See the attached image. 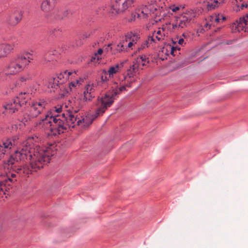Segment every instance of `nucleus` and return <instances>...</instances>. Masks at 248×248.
Listing matches in <instances>:
<instances>
[{"instance_id": "f257e3e1", "label": "nucleus", "mask_w": 248, "mask_h": 248, "mask_svg": "<svg viewBox=\"0 0 248 248\" xmlns=\"http://www.w3.org/2000/svg\"><path fill=\"white\" fill-rule=\"evenodd\" d=\"M51 150L29 144L25 141L7 160V169L20 175H28L42 168L50 161Z\"/></svg>"}, {"instance_id": "f03ea898", "label": "nucleus", "mask_w": 248, "mask_h": 248, "mask_svg": "<svg viewBox=\"0 0 248 248\" xmlns=\"http://www.w3.org/2000/svg\"><path fill=\"white\" fill-rule=\"evenodd\" d=\"M69 115V119L65 122L66 118L63 116H59V118L55 119L56 121L54 126L53 134L54 135L60 134L64 133L68 128H74L76 126L82 129L88 128L92 124L93 120L100 116L96 114V112L93 114H87L79 118L78 115Z\"/></svg>"}, {"instance_id": "7ed1b4c3", "label": "nucleus", "mask_w": 248, "mask_h": 248, "mask_svg": "<svg viewBox=\"0 0 248 248\" xmlns=\"http://www.w3.org/2000/svg\"><path fill=\"white\" fill-rule=\"evenodd\" d=\"M165 6H160L156 1H151L142 5L132 15L133 20L136 18H146L149 16L156 18L155 21H161L169 12Z\"/></svg>"}, {"instance_id": "20e7f679", "label": "nucleus", "mask_w": 248, "mask_h": 248, "mask_svg": "<svg viewBox=\"0 0 248 248\" xmlns=\"http://www.w3.org/2000/svg\"><path fill=\"white\" fill-rule=\"evenodd\" d=\"M30 53L19 54L12 58L7 67L8 74L15 75L24 70L31 62L32 58L28 56Z\"/></svg>"}, {"instance_id": "39448f33", "label": "nucleus", "mask_w": 248, "mask_h": 248, "mask_svg": "<svg viewBox=\"0 0 248 248\" xmlns=\"http://www.w3.org/2000/svg\"><path fill=\"white\" fill-rule=\"evenodd\" d=\"M118 89H113L108 92L100 97H98L97 102V108L95 110L97 114L102 116L106 110L113 103L115 97L118 94Z\"/></svg>"}, {"instance_id": "423d86ee", "label": "nucleus", "mask_w": 248, "mask_h": 248, "mask_svg": "<svg viewBox=\"0 0 248 248\" xmlns=\"http://www.w3.org/2000/svg\"><path fill=\"white\" fill-rule=\"evenodd\" d=\"M62 108L61 106L54 107L52 108L51 111L46 114L45 117L42 119L41 121L37 124L38 127L44 130L49 129L50 132L48 133V135L57 136V135L53 134L54 132L52 130V124L54 123V116L62 115Z\"/></svg>"}, {"instance_id": "0eeeda50", "label": "nucleus", "mask_w": 248, "mask_h": 248, "mask_svg": "<svg viewBox=\"0 0 248 248\" xmlns=\"http://www.w3.org/2000/svg\"><path fill=\"white\" fill-rule=\"evenodd\" d=\"M196 16L194 10L190 9L181 16L176 17L174 23L171 24L170 31H179L188 27L190 21Z\"/></svg>"}, {"instance_id": "6e6552de", "label": "nucleus", "mask_w": 248, "mask_h": 248, "mask_svg": "<svg viewBox=\"0 0 248 248\" xmlns=\"http://www.w3.org/2000/svg\"><path fill=\"white\" fill-rule=\"evenodd\" d=\"M46 105V102L43 100L33 102L29 110V113H22V118L19 120L25 124L31 119L37 117L44 111Z\"/></svg>"}, {"instance_id": "1a4fd4ad", "label": "nucleus", "mask_w": 248, "mask_h": 248, "mask_svg": "<svg viewBox=\"0 0 248 248\" xmlns=\"http://www.w3.org/2000/svg\"><path fill=\"white\" fill-rule=\"evenodd\" d=\"M31 98V94L27 92H21L16 98L9 101L4 106L5 109L8 110L10 113H15L16 110L26 104Z\"/></svg>"}, {"instance_id": "9d476101", "label": "nucleus", "mask_w": 248, "mask_h": 248, "mask_svg": "<svg viewBox=\"0 0 248 248\" xmlns=\"http://www.w3.org/2000/svg\"><path fill=\"white\" fill-rule=\"evenodd\" d=\"M68 105L70 108L68 109L66 112H64L62 115H58L57 116H54L53 122L52 124V130H53L55 123L56 122L55 119L59 118V116H63L66 118L65 122H67L68 119H69V115H78L77 113L82 108V105L80 104V101L78 99H73L69 101Z\"/></svg>"}, {"instance_id": "9b49d317", "label": "nucleus", "mask_w": 248, "mask_h": 248, "mask_svg": "<svg viewBox=\"0 0 248 248\" xmlns=\"http://www.w3.org/2000/svg\"><path fill=\"white\" fill-rule=\"evenodd\" d=\"M171 23H169L159 28L157 31H154L152 35L148 36L147 43H157V41H162L168 36V31H170Z\"/></svg>"}, {"instance_id": "f8f14e48", "label": "nucleus", "mask_w": 248, "mask_h": 248, "mask_svg": "<svg viewBox=\"0 0 248 248\" xmlns=\"http://www.w3.org/2000/svg\"><path fill=\"white\" fill-rule=\"evenodd\" d=\"M132 5L133 4L130 0H115L110 6V12L113 14L122 13L131 7Z\"/></svg>"}, {"instance_id": "ddd939ff", "label": "nucleus", "mask_w": 248, "mask_h": 248, "mask_svg": "<svg viewBox=\"0 0 248 248\" xmlns=\"http://www.w3.org/2000/svg\"><path fill=\"white\" fill-rule=\"evenodd\" d=\"M18 140V136H15L12 138H5L2 140V143H0V160L7 151L17 144Z\"/></svg>"}, {"instance_id": "4468645a", "label": "nucleus", "mask_w": 248, "mask_h": 248, "mask_svg": "<svg viewBox=\"0 0 248 248\" xmlns=\"http://www.w3.org/2000/svg\"><path fill=\"white\" fill-rule=\"evenodd\" d=\"M149 61L145 56H141L137 57L133 62V64L127 70V75L129 78L134 76L139 70L142 69V67L146 65Z\"/></svg>"}, {"instance_id": "2eb2a0df", "label": "nucleus", "mask_w": 248, "mask_h": 248, "mask_svg": "<svg viewBox=\"0 0 248 248\" xmlns=\"http://www.w3.org/2000/svg\"><path fill=\"white\" fill-rule=\"evenodd\" d=\"M23 12L18 9L12 10L6 17V22L11 26H16L22 20Z\"/></svg>"}, {"instance_id": "dca6fc26", "label": "nucleus", "mask_w": 248, "mask_h": 248, "mask_svg": "<svg viewBox=\"0 0 248 248\" xmlns=\"http://www.w3.org/2000/svg\"><path fill=\"white\" fill-rule=\"evenodd\" d=\"M56 0H44L41 3L40 9L45 13L47 20L51 19V13L56 3Z\"/></svg>"}, {"instance_id": "f3484780", "label": "nucleus", "mask_w": 248, "mask_h": 248, "mask_svg": "<svg viewBox=\"0 0 248 248\" xmlns=\"http://www.w3.org/2000/svg\"><path fill=\"white\" fill-rule=\"evenodd\" d=\"M15 173H11L9 174L8 178L3 181L0 182V196L6 194V192L11 188L10 183H13L16 181Z\"/></svg>"}, {"instance_id": "a211bd4d", "label": "nucleus", "mask_w": 248, "mask_h": 248, "mask_svg": "<svg viewBox=\"0 0 248 248\" xmlns=\"http://www.w3.org/2000/svg\"><path fill=\"white\" fill-rule=\"evenodd\" d=\"M232 28L233 31L235 32L247 31H248V14L240 17L236 23H233L232 25Z\"/></svg>"}, {"instance_id": "6ab92c4d", "label": "nucleus", "mask_w": 248, "mask_h": 248, "mask_svg": "<svg viewBox=\"0 0 248 248\" xmlns=\"http://www.w3.org/2000/svg\"><path fill=\"white\" fill-rule=\"evenodd\" d=\"M95 87L93 84H88L86 87L83 92L82 97L84 101H91L94 97Z\"/></svg>"}, {"instance_id": "aec40b11", "label": "nucleus", "mask_w": 248, "mask_h": 248, "mask_svg": "<svg viewBox=\"0 0 248 248\" xmlns=\"http://www.w3.org/2000/svg\"><path fill=\"white\" fill-rule=\"evenodd\" d=\"M77 72L76 71H69L68 70L64 71L63 72L60 73L58 76L55 77L57 80H58L59 83L62 84L64 82L70 78V77H73V75H76Z\"/></svg>"}, {"instance_id": "412c9836", "label": "nucleus", "mask_w": 248, "mask_h": 248, "mask_svg": "<svg viewBox=\"0 0 248 248\" xmlns=\"http://www.w3.org/2000/svg\"><path fill=\"white\" fill-rule=\"evenodd\" d=\"M13 49V46L10 44H0V58L5 57Z\"/></svg>"}, {"instance_id": "4be33fe9", "label": "nucleus", "mask_w": 248, "mask_h": 248, "mask_svg": "<svg viewBox=\"0 0 248 248\" xmlns=\"http://www.w3.org/2000/svg\"><path fill=\"white\" fill-rule=\"evenodd\" d=\"M140 39V35L137 33L130 32L125 35V41H130L137 44Z\"/></svg>"}, {"instance_id": "5701e85b", "label": "nucleus", "mask_w": 248, "mask_h": 248, "mask_svg": "<svg viewBox=\"0 0 248 248\" xmlns=\"http://www.w3.org/2000/svg\"><path fill=\"white\" fill-rule=\"evenodd\" d=\"M51 14V19L47 20L48 21H52L53 19L56 20H60L62 19L65 15V13H63L62 11L59 10H55L52 12Z\"/></svg>"}, {"instance_id": "b1692460", "label": "nucleus", "mask_w": 248, "mask_h": 248, "mask_svg": "<svg viewBox=\"0 0 248 248\" xmlns=\"http://www.w3.org/2000/svg\"><path fill=\"white\" fill-rule=\"evenodd\" d=\"M225 19V16L219 14H215L209 17V20L212 22L218 23L221 20L224 21Z\"/></svg>"}, {"instance_id": "393cba45", "label": "nucleus", "mask_w": 248, "mask_h": 248, "mask_svg": "<svg viewBox=\"0 0 248 248\" xmlns=\"http://www.w3.org/2000/svg\"><path fill=\"white\" fill-rule=\"evenodd\" d=\"M59 85L58 80L55 78H52L49 80L47 87L48 88H57Z\"/></svg>"}, {"instance_id": "a878e982", "label": "nucleus", "mask_w": 248, "mask_h": 248, "mask_svg": "<svg viewBox=\"0 0 248 248\" xmlns=\"http://www.w3.org/2000/svg\"><path fill=\"white\" fill-rule=\"evenodd\" d=\"M33 78V76L31 73H28L21 78L18 80V82H26L31 80Z\"/></svg>"}, {"instance_id": "bb28decb", "label": "nucleus", "mask_w": 248, "mask_h": 248, "mask_svg": "<svg viewBox=\"0 0 248 248\" xmlns=\"http://www.w3.org/2000/svg\"><path fill=\"white\" fill-rule=\"evenodd\" d=\"M119 71V65L118 64H116L115 66L110 67L108 70V73L109 74V77L113 76V75L115 74L118 73Z\"/></svg>"}, {"instance_id": "cd10ccee", "label": "nucleus", "mask_w": 248, "mask_h": 248, "mask_svg": "<svg viewBox=\"0 0 248 248\" xmlns=\"http://www.w3.org/2000/svg\"><path fill=\"white\" fill-rule=\"evenodd\" d=\"M124 42L123 43H120L118 44L117 46L115 45L116 47L113 48V50L116 52V53L117 52H120L124 49Z\"/></svg>"}, {"instance_id": "c85d7f7f", "label": "nucleus", "mask_w": 248, "mask_h": 248, "mask_svg": "<svg viewBox=\"0 0 248 248\" xmlns=\"http://www.w3.org/2000/svg\"><path fill=\"white\" fill-rule=\"evenodd\" d=\"M116 47L115 45H112L111 44H108L107 47L105 48V51H106L108 52H110L112 54H115L116 52L113 50V48Z\"/></svg>"}, {"instance_id": "c756f323", "label": "nucleus", "mask_w": 248, "mask_h": 248, "mask_svg": "<svg viewBox=\"0 0 248 248\" xmlns=\"http://www.w3.org/2000/svg\"><path fill=\"white\" fill-rule=\"evenodd\" d=\"M206 6L208 10H211L216 8L213 3V0H210V1H208Z\"/></svg>"}, {"instance_id": "7c9ffc66", "label": "nucleus", "mask_w": 248, "mask_h": 248, "mask_svg": "<svg viewBox=\"0 0 248 248\" xmlns=\"http://www.w3.org/2000/svg\"><path fill=\"white\" fill-rule=\"evenodd\" d=\"M153 43H147V39L145 41L144 43H142L140 47H138V50L140 51V50L143 49L145 47H148L149 46V44H151Z\"/></svg>"}, {"instance_id": "2f4dec72", "label": "nucleus", "mask_w": 248, "mask_h": 248, "mask_svg": "<svg viewBox=\"0 0 248 248\" xmlns=\"http://www.w3.org/2000/svg\"><path fill=\"white\" fill-rule=\"evenodd\" d=\"M78 81L76 80L75 81L71 82L69 83V87L70 88V91L72 90L73 88L76 87L78 84Z\"/></svg>"}, {"instance_id": "473e14b6", "label": "nucleus", "mask_w": 248, "mask_h": 248, "mask_svg": "<svg viewBox=\"0 0 248 248\" xmlns=\"http://www.w3.org/2000/svg\"><path fill=\"white\" fill-rule=\"evenodd\" d=\"M224 0H214L213 1L215 7H217L220 3H223Z\"/></svg>"}, {"instance_id": "72a5a7b5", "label": "nucleus", "mask_w": 248, "mask_h": 248, "mask_svg": "<svg viewBox=\"0 0 248 248\" xmlns=\"http://www.w3.org/2000/svg\"><path fill=\"white\" fill-rule=\"evenodd\" d=\"M169 8L170 10H171L172 12H176V11L179 10L180 7L175 5H172L171 6H170Z\"/></svg>"}, {"instance_id": "f704fd0d", "label": "nucleus", "mask_w": 248, "mask_h": 248, "mask_svg": "<svg viewBox=\"0 0 248 248\" xmlns=\"http://www.w3.org/2000/svg\"><path fill=\"white\" fill-rule=\"evenodd\" d=\"M129 86L128 84H126L125 85H123L122 86L120 87L119 88H115L114 89H118V91L119 92L118 94L120 93L121 92L125 90V87Z\"/></svg>"}, {"instance_id": "c9c22d12", "label": "nucleus", "mask_w": 248, "mask_h": 248, "mask_svg": "<svg viewBox=\"0 0 248 248\" xmlns=\"http://www.w3.org/2000/svg\"><path fill=\"white\" fill-rule=\"evenodd\" d=\"M90 35H91L90 32H85L81 36V39L84 40L86 38H89L90 36Z\"/></svg>"}, {"instance_id": "e433bc0d", "label": "nucleus", "mask_w": 248, "mask_h": 248, "mask_svg": "<svg viewBox=\"0 0 248 248\" xmlns=\"http://www.w3.org/2000/svg\"><path fill=\"white\" fill-rule=\"evenodd\" d=\"M108 80V79L105 75V76L102 75L101 76V81L102 82V83H105Z\"/></svg>"}, {"instance_id": "4c0bfd02", "label": "nucleus", "mask_w": 248, "mask_h": 248, "mask_svg": "<svg viewBox=\"0 0 248 248\" xmlns=\"http://www.w3.org/2000/svg\"><path fill=\"white\" fill-rule=\"evenodd\" d=\"M127 42H128V43L127 45V47L129 48L131 47L133 45L136 44V43H133L132 42H131L130 41H128Z\"/></svg>"}, {"instance_id": "58836bf2", "label": "nucleus", "mask_w": 248, "mask_h": 248, "mask_svg": "<svg viewBox=\"0 0 248 248\" xmlns=\"http://www.w3.org/2000/svg\"><path fill=\"white\" fill-rule=\"evenodd\" d=\"M103 52V50L102 48H99L98 51H97V52L95 54V56H96L97 55H101L102 54Z\"/></svg>"}, {"instance_id": "ea45409f", "label": "nucleus", "mask_w": 248, "mask_h": 248, "mask_svg": "<svg viewBox=\"0 0 248 248\" xmlns=\"http://www.w3.org/2000/svg\"><path fill=\"white\" fill-rule=\"evenodd\" d=\"M176 48H177V46H172L171 47V54L173 55V53L174 51L176 50Z\"/></svg>"}, {"instance_id": "a19ab883", "label": "nucleus", "mask_w": 248, "mask_h": 248, "mask_svg": "<svg viewBox=\"0 0 248 248\" xmlns=\"http://www.w3.org/2000/svg\"><path fill=\"white\" fill-rule=\"evenodd\" d=\"M184 42V38H180L179 39L178 43L179 45H182Z\"/></svg>"}, {"instance_id": "79ce46f5", "label": "nucleus", "mask_w": 248, "mask_h": 248, "mask_svg": "<svg viewBox=\"0 0 248 248\" xmlns=\"http://www.w3.org/2000/svg\"><path fill=\"white\" fill-rule=\"evenodd\" d=\"M182 36L184 38H186L188 36V34L183 33Z\"/></svg>"}, {"instance_id": "37998d69", "label": "nucleus", "mask_w": 248, "mask_h": 248, "mask_svg": "<svg viewBox=\"0 0 248 248\" xmlns=\"http://www.w3.org/2000/svg\"><path fill=\"white\" fill-rule=\"evenodd\" d=\"M241 8L242 9H243V8L245 7V3H242L241 5Z\"/></svg>"}, {"instance_id": "c03bdc74", "label": "nucleus", "mask_w": 248, "mask_h": 248, "mask_svg": "<svg viewBox=\"0 0 248 248\" xmlns=\"http://www.w3.org/2000/svg\"><path fill=\"white\" fill-rule=\"evenodd\" d=\"M54 31H60V29H59V28H56V29H54Z\"/></svg>"}, {"instance_id": "a18cd8bd", "label": "nucleus", "mask_w": 248, "mask_h": 248, "mask_svg": "<svg viewBox=\"0 0 248 248\" xmlns=\"http://www.w3.org/2000/svg\"><path fill=\"white\" fill-rule=\"evenodd\" d=\"M172 42L174 44H175L177 41H174L173 40H172Z\"/></svg>"}, {"instance_id": "49530a36", "label": "nucleus", "mask_w": 248, "mask_h": 248, "mask_svg": "<svg viewBox=\"0 0 248 248\" xmlns=\"http://www.w3.org/2000/svg\"><path fill=\"white\" fill-rule=\"evenodd\" d=\"M248 7V4H245V7Z\"/></svg>"}, {"instance_id": "de8ad7c7", "label": "nucleus", "mask_w": 248, "mask_h": 248, "mask_svg": "<svg viewBox=\"0 0 248 248\" xmlns=\"http://www.w3.org/2000/svg\"><path fill=\"white\" fill-rule=\"evenodd\" d=\"M180 49V47H177V48H176V50H179Z\"/></svg>"}, {"instance_id": "09e8293b", "label": "nucleus", "mask_w": 248, "mask_h": 248, "mask_svg": "<svg viewBox=\"0 0 248 248\" xmlns=\"http://www.w3.org/2000/svg\"><path fill=\"white\" fill-rule=\"evenodd\" d=\"M120 65H121L122 66H123V63H121L120 64Z\"/></svg>"}, {"instance_id": "8fccbe9b", "label": "nucleus", "mask_w": 248, "mask_h": 248, "mask_svg": "<svg viewBox=\"0 0 248 248\" xmlns=\"http://www.w3.org/2000/svg\"><path fill=\"white\" fill-rule=\"evenodd\" d=\"M107 72L106 71L105 72V75L107 74Z\"/></svg>"}, {"instance_id": "3c124183", "label": "nucleus", "mask_w": 248, "mask_h": 248, "mask_svg": "<svg viewBox=\"0 0 248 248\" xmlns=\"http://www.w3.org/2000/svg\"><path fill=\"white\" fill-rule=\"evenodd\" d=\"M236 2H237V0H235Z\"/></svg>"}]
</instances>
